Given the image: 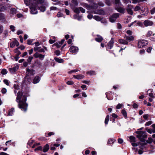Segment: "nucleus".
Segmentation results:
<instances>
[{"instance_id": "a18cd8bd", "label": "nucleus", "mask_w": 155, "mask_h": 155, "mask_svg": "<svg viewBox=\"0 0 155 155\" xmlns=\"http://www.w3.org/2000/svg\"><path fill=\"white\" fill-rule=\"evenodd\" d=\"M54 133L53 132H51L48 133L47 134V135L46 134H45V136L46 137H47L48 136H51L52 135H54Z\"/></svg>"}, {"instance_id": "4be33fe9", "label": "nucleus", "mask_w": 155, "mask_h": 155, "mask_svg": "<svg viewBox=\"0 0 155 155\" xmlns=\"http://www.w3.org/2000/svg\"><path fill=\"white\" fill-rule=\"evenodd\" d=\"M73 77L76 79L80 80L83 79L84 76L82 74H78L77 75H74Z\"/></svg>"}, {"instance_id": "b1692460", "label": "nucleus", "mask_w": 155, "mask_h": 155, "mask_svg": "<svg viewBox=\"0 0 155 155\" xmlns=\"http://www.w3.org/2000/svg\"><path fill=\"white\" fill-rule=\"evenodd\" d=\"M40 78L39 76H36L33 79V83L34 84H36L38 83L40 81Z\"/></svg>"}, {"instance_id": "c9c22d12", "label": "nucleus", "mask_w": 155, "mask_h": 155, "mask_svg": "<svg viewBox=\"0 0 155 155\" xmlns=\"http://www.w3.org/2000/svg\"><path fill=\"white\" fill-rule=\"evenodd\" d=\"M115 3L116 5H122L121 3L120 2V0H115Z\"/></svg>"}, {"instance_id": "5701e85b", "label": "nucleus", "mask_w": 155, "mask_h": 155, "mask_svg": "<svg viewBox=\"0 0 155 155\" xmlns=\"http://www.w3.org/2000/svg\"><path fill=\"white\" fill-rule=\"evenodd\" d=\"M26 73L28 75H33L34 73V71L32 69H28L26 71Z\"/></svg>"}, {"instance_id": "f03ea898", "label": "nucleus", "mask_w": 155, "mask_h": 155, "mask_svg": "<svg viewBox=\"0 0 155 155\" xmlns=\"http://www.w3.org/2000/svg\"><path fill=\"white\" fill-rule=\"evenodd\" d=\"M27 97H16V101L18 103V107L21 110L26 111L27 110L28 104L26 103Z\"/></svg>"}, {"instance_id": "6ab92c4d", "label": "nucleus", "mask_w": 155, "mask_h": 155, "mask_svg": "<svg viewBox=\"0 0 155 155\" xmlns=\"http://www.w3.org/2000/svg\"><path fill=\"white\" fill-rule=\"evenodd\" d=\"M119 42L121 44L124 45L128 44V42L126 40L122 39H120L118 40Z\"/></svg>"}, {"instance_id": "dca6fc26", "label": "nucleus", "mask_w": 155, "mask_h": 155, "mask_svg": "<svg viewBox=\"0 0 155 155\" xmlns=\"http://www.w3.org/2000/svg\"><path fill=\"white\" fill-rule=\"evenodd\" d=\"M78 47L72 46L70 48V51L71 52L76 53L78 52Z\"/></svg>"}, {"instance_id": "de8ad7c7", "label": "nucleus", "mask_w": 155, "mask_h": 155, "mask_svg": "<svg viewBox=\"0 0 155 155\" xmlns=\"http://www.w3.org/2000/svg\"><path fill=\"white\" fill-rule=\"evenodd\" d=\"M15 27L12 25H11L10 26V28L11 30L13 31L14 32L15 31Z\"/></svg>"}, {"instance_id": "4468645a", "label": "nucleus", "mask_w": 155, "mask_h": 155, "mask_svg": "<svg viewBox=\"0 0 155 155\" xmlns=\"http://www.w3.org/2000/svg\"><path fill=\"white\" fill-rule=\"evenodd\" d=\"M19 45V43L18 41L16 40H15L11 42L10 44V46L11 48H13L15 46H18Z\"/></svg>"}, {"instance_id": "f3484780", "label": "nucleus", "mask_w": 155, "mask_h": 155, "mask_svg": "<svg viewBox=\"0 0 155 155\" xmlns=\"http://www.w3.org/2000/svg\"><path fill=\"white\" fill-rule=\"evenodd\" d=\"M133 7L132 6L128 5L127 8V10L128 13L131 15L133 14V12L132 10Z\"/></svg>"}, {"instance_id": "338daca9", "label": "nucleus", "mask_w": 155, "mask_h": 155, "mask_svg": "<svg viewBox=\"0 0 155 155\" xmlns=\"http://www.w3.org/2000/svg\"><path fill=\"white\" fill-rule=\"evenodd\" d=\"M81 88L84 90H86L87 88V86L83 84L81 86Z\"/></svg>"}, {"instance_id": "c03bdc74", "label": "nucleus", "mask_w": 155, "mask_h": 155, "mask_svg": "<svg viewBox=\"0 0 155 155\" xmlns=\"http://www.w3.org/2000/svg\"><path fill=\"white\" fill-rule=\"evenodd\" d=\"M42 147L41 146H40L38 147L35 149V151H36L37 150L42 151Z\"/></svg>"}, {"instance_id": "0eeeda50", "label": "nucleus", "mask_w": 155, "mask_h": 155, "mask_svg": "<svg viewBox=\"0 0 155 155\" xmlns=\"http://www.w3.org/2000/svg\"><path fill=\"white\" fill-rule=\"evenodd\" d=\"M119 14L115 13L113 14L110 18V21L111 22H114L117 18L119 17Z\"/></svg>"}, {"instance_id": "412c9836", "label": "nucleus", "mask_w": 155, "mask_h": 155, "mask_svg": "<svg viewBox=\"0 0 155 155\" xmlns=\"http://www.w3.org/2000/svg\"><path fill=\"white\" fill-rule=\"evenodd\" d=\"M49 149V146L48 144H46L44 147L43 149H42V151L44 152H47Z\"/></svg>"}, {"instance_id": "cd10ccee", "label": "nucleus", "mask_w": 155, "mask_h": 155, "mask_svg": "<svg viewBox=\"0 0 155 155\" xmlns=\"http://www.w3.org/2000/svg\"><path fill=\"white\" fill-rule=\"evenodd\" d=\"M153 90L152 89H150L148 90L147 92V95H148L150 97H154L153 95V93H152Z\"/></svg>"}, {"instance_id": "49530a36", "label": "nucleus", "mask_w": 155, "mask_h": 155, "mask_svg": "<svg viewBox=\"0 0 155 155\" xmlns=\"http://www.w3.org/2000/svg\"><path fill=\"white\" fill-rule=\"evenodd\" d=\"M58 9V8L56 7L52 6L50 8V11H56Z\"/></svg>"}, {"instance_id": "0e129e2a", "label": "nucleus", "mask_w": 155, "mask_h": 155, "mask_svg": "<svg viewBox=\"0 0 155 155\" xmlns=\"http://www.w3.org/2000/svg\"><path fill=\"white\" fill-rule=\"evenodd\" d=\"M129 35H132V32L131 31H130V30H127L126 32Z\"/></svg>"}, {"instance_id": "680f3d73", "label": "nucleus", "mask_w": 155, "mask_h": 155, "mask_svg": "<svg viewBox=\"0 0 155 155\" xmlns=\"http://www.w3.org/2000/svg\"><path fill=\"white\" fill-rule=\"evenodd\" d=\"M152 127L153 128L152 129V132L153 133H155V124H152L151 125Z\"/></svg>"}, {"instance_id": "052dcab7", "label": "nucleus", "mask_w": 155, "mask_h": 155, "mask_svg": "<svg viewBox=\"0 0 155 155\" xmlns=\"http://www.w3.org/2000/svg\"><path fill=\"white\" fill-rule=\"evenodd\" d=\"M134 109H136L138 108V105L136 103H134L132 105Z\"/></svg>"}, {"instance_id": "864d4df0", "label": "nucleus", "mask_w": 155, "mask_h": 155, "mask_svg": "<svg viewBox=\"0 0 155 155\" xmlns=\"http://www.w3.org/2000/svg\"><path fill=\"white\" fill-rule=\"evenodd\" d=\"M122 106V104H119L117 105V106L116 107V108L117 109H120L121 107Z\"/></svg>"}, {"instance_id": "6e6552de", "label": "nucleus", "mask_w": 155, "mask_h": 155, "mask_svg": "<svg viewBox=\"0 0 155 155\" xmlns=\"http://www.w3.org/2000/svg\"><path fill=\"white\" fill-rule=\"evenodd\" d=\"M114 43V38H112L110 41L108 42V43L107 44V46L106 47L107 50L108 49H111L113 46Z\"/></svg>"}, {"instance_id": "bb28decb", "label": "nucleus", "mask_w": 155, "mask_h": 155, "mask_svg": "<svg viewBox=\"0 0 155 155\" xmlns=\"http://www.w3.org/2000/svg\"><path fill=\"white\" fill-rule=\"evenodd\" d=\"M103 39V38L102 37L98 35H97V37L95 38V40L98 42H101Z\"/></svg>"}, {"instance_id": "3c124183", "label": "nucleus", "mask_w": 155, "mask_h": 155, "mask_svg": "<svg viewBox=\"0 0 155 155\" xmlns=\"http://www.w3.org/2000/svg\"><path fill=\"white\" fill-rule=\"evenodd\" d=\"M34 141L33 140H31V142H30V141H28V146H29V147H31L32 145V144L33 143Z\"/></svg>"}, {"instance_id": "5fc2aeb1", "label": "nucleus", "mask_w": 155, "mask_h": 155, "mask_svg": "<svg viewBox=\"0 0 155 155\" xmlns=\"http://www.w3.org/2000/svg\"><path fill=\"white\" fill-rule=\"evenodd\" d=\"M5 7L4 6H0V11H3L5 10Z\"/></svg>"}, {"instance_id": "ddd939ff", "label": "nucleus", "mask_w": 155, "mask_h": 155, "mask_svg": "<svg viewBox=\"0 0 155 155\" xmlns=\"http://www.w3.org/2000/svg\"><path fill=\"white\" fill-rule=\"evenodd\" d=\"M92 13L95 14H97L99 15H103L104 14V11L102 9L98 10L92 11Z\"/></svg>"}, {"instance_id": "2eb2a0df", "label": "nucleus", "mask_w": 155, "mask_h": 155, "mask_svg": "<svg viewBox=\"0 0 155 155\" xmlns=\"http://www.w3.org/2000/svg\"><path fill=\"white\" fill-rule=\"evenodd\" d=\"M124 38L126 39V40L128 41H133L134 39V37L132 35L127 36L126 35H125Z\"/></svg>"}, {"instance_id": "774afa93", "label": "nucleus", "mask_w": 155, "mask_h": 155, "mask_svg": "<svg viewBox=\"0 0 155 155\" xmlns=\"http://www.w3.org/2000/svg\"><path fill=\"white\" fill-rule=\"evenodd\" d=\"M7 92V90L5 88H3L2 90V92L3 94H5Z\"/></svg>"}, {"instance_id": "37998d69", "label": "nucleus", "mask_w": 155, "mask_h": 155, "mask_svg": "<svg viewBox=\"0 0 155 155\" xmlns=\"http://www.w3.org/2000/svg\"><path fill=\"white\" fill-rule=\"evenodd\" d=\"M7 73V71L6 69H3L1 72V73L3 75H5Z\"/></svg>"}, {"instance_id": "58836bf2", "label": "nucleus", "mask_w": 155, "mask_h": 155, "mask_svg": "<svg viewBox=\"0 0 155 155\" xmlns=\"http://www.w3.org/2000/svg\"><path fill=\"white\" fill-rule=\"evenodd\" d=\"M153 122L152 121L150 120L146 123L145 124V127L149 126L152 124Z\"/></svg>"}, {"instance_id": "393cba45", "label": "nucleus", "mask_w": 155, "mask_h": 155, "mask_svg": "<svg viewBox=\"0 0 155 155\" xmlns=\"http://www.w3.org/2000/svg\"><path fill=\"white\" fill-rule=\"evenodd\" d=\"M72 4L70 5L71 8H72V6L74 7H76L78 5V3L77 0H71Z\"/></svg>"}, {"instance_id": "79ce46f5", "label": "nucleus", "mask_w": 155, "mask_h": 155, "mask_svg": "<svg viewBox=\"0 0 155 155\" xmlns=\"http://www.w3.org/2000/svg\"><path fill=\"white\" fill-rule=\"evenodd\" d=\"M140 9L141 8L140 6H137L134 8V10L135 12L138 11L140 10Z\"/></svg>"}, {"instance_id": "20e7f679", "label": "nucleus", "mask_w": 155, "mask_h": 155, "mask_svg": "<svg viewBox=\"0 0 155 155\" xmlns=\"http://www.w3.org/2000/svg\"><path fill=\"white\" fill-rule=\"evenodd\" d=\"M14 92L15 94L17 93V97H28L30 96L29 90L28 88L26 90V91L23 92L21 91H18L17 92L16 90H14Z\"/></svg>"}, {"instance_id": "09e8293b", "label": "nucleus", "mask_w": 155, "mask_h": 155, "mask_svg": "<svg viewBox=\"0 0 155 155\" xmlns=\"http://www.w3.org/2000/svg\"><path fill=\"white\" fill-rule=\"evenodd\" d=\"M5 17L4 15L2 13H0V20H2L4 19Z\"/></svg>"}, {"instance_id": "13d9d810", "label": "nucleus", "mask_w": 155, "mask_h": 155, "mask_svg": "<svg viewBox=\"0 0 155 155\" xmlns=\"http://www.w3.org/2000/svg\"><path fill=\"white\" fill-rule=\"evenodd\" d=\"M67 84L68 85H72L74 84V82L72 81H68L67 82Z\"/></svg>"}, {"instance_id": "4c0bfd02", "label": "nucleus", "mask_w": 155, "mask_h": 155, "mask_svg": "<svg viewBox=\"0 0 155 155\" xmlns=\"http://www.w3.org/2000/svg\"><path fill=\"white\" fill-rule=\"evenodd\" d=\"M129 139L131 142H135V137L133 136H130Z\"/></svg>"}, {"instance_id": "f8f14e48", "label": "nucleus", "mask_w": 155, "mask_h": 155, "mask_svg": "<svg viewBox=\"0 0 155 155\" xmlns=\"http://www.w3.org/2000/svg\"><path fill=\"white\" fill-rule=\"evenodd\" d=\"M18 64H15L13 68H9V71L12 73H14L18 69Z\"/></svg>"}, {"instance_id": "7c9ffc66", "label": "nucleus", "mask_w": 155, "mask_h": 155, "mask_svg": "<svg viewBox=\"0 0 155 155\" xmlns=\"http://www.w3.org/2000/svg\"><path fill=\"white\" fill-rule=\"evenodd\" d=\"M87 74L91 75H94L96 74V72L94 71H89L87 72Z\"/></svg>"}, {"instance_id": "c756f323", "label": "nucleus", "mask_w": 155, "mask_h": 155, "mask_svg": "<svg viewBox=\"0 0 155 155\" xmlns=\"http://www.w3.org/2000/svg\"><path fill=\"white\" fill-rule=\"evenodd\" d=\"M15 111L14 108H11L8 110V114L9 116H12L13 114V113Z\"/></svg>"}, {"instance_id": "1a4fd4ad", "label": "nucleus", "mask_w": 155, "mask_h": 155, "mask_svg": "<svg viewBox=\"0 0 155 155\" xmlns=\"http://www.w3.org/2000/svg\"><path fill=\"white\" fill-rule=\"evenodd\" d=\"M146 142L147 143L144 142L141 143V146L143 147L144 146L147 145V143H151L153 142L154 143V138H152L151 137H149L148 139L147 140Z\"/></svg>"}, {"instance_id": "aec40b11", "label": "nucleus", "mask_w": 155, "mask_h": 155, "mask_svg": "<svg viewBox=\"0 0 155 155\" xmlns=\"http://www.w3.org/2000/svg\"><path fill=\"white\" fill-rule=\"evenodd\" d=\"M90 10H95L98 8V6L96 3L93 2L92 4L90 5Z\"/></svg>"}, {"instance_id": "f257e3e1", "label": "nucleus", "mask_w": 155, "mask_h": 155, "mask_svg": "<svg viewBox=\"0 0 155 155\" xmlns=\"http://www.w3.org/2000/svg\"><path fill=\"white\" fill-rule=\"evenodd\" d=\"M25 4L26 5H31L30 7L31 13L32 14H35L38 13L37 10L38 6L40 3H42L45 0H24Z\"/></svg>"}, {"instance_id": "6e6d98bb", "label": "nucleus", "mask_w": 155, "mask_h": 155, "mask_svg": "<svg viewBox=\"0 0 155 155\" xmlns=\"http://www.w3.org/2000/svg\"><path fill=\"white\" fill-rule=\"evenodd\" d=\"M3 81L5 84L7 85H9V82L8 80L7 79H5L3 80Z\"/></svg>"}, {"instance_id": "9b49d317", "label": "nucleus", "mask_w": 155, "mask_h": 155, "mask_svg": "<svg viewBox=\"0 0 155 155\" xmlns=\"http://www.w3.org/2000/svg\"><path fill=\"white\" fill-rule=\"evenodd\" d=\"M153 24V22L148 20H145L143 22V24L146 27L151 26Z\"/></svg>"}, {"instance_id": "473e14b6", "label": "nucleus", "mask_w": 155, "mask_h": 155, "mask_svg": "<svg viewBox=\"0 0 155 155\" xmlns=\"http://www.w3.org/2000/svg\"><path fill=\"white\" fill-rule=\"evenodd\" d=\"M109 117L110 116L109 115H107L106 116L104 121L105 124L106 125H107L108 123V121L109 120Z\"/></svg>"}, {"instance_id": "9d476101", "label": "nucleus", "mask_w": 155, "mask_h": 155, "mask_svg": "<svg viewBox=\"0 0 155 155\" xmlns=\"http://www.w3.org/2000/svg\"><path fill=\"white\" fill-rule=\"evenodd\" d=\"M34 57L35 58H39L41 60H43L45 58V55L39 53L38 52H36L34 54Z\"/></svg>"}, {"instance_id": "423d86ee", "label": "nucleus", "mask_w": 155, "mask_h": 155, "mask_svg": "<svg viewBox=\"0 0 155 155\" xmlns=\"http://www.w3.org/2000/svg\"><path fill=\"white\" fill-rule=\"evenodd\" d=\"M148 44V41L145 40H141L139 41L138 43V47L141 48L147 45Z\"/></svg>"}, {"instance_id": "a878e982", "label": "nucleus", "mask_w": 155, "mask_h": 155, "mask_svg": "<svg viewBox=\"0 0 155 155\" xmlns=\"http://www.w3.org/2000/svg\"><path fill=\"white\" fill-rule=\"evenodd\" d=\"M71 8L73 10L74 12L77 14H79L80 13L79 7L78 8L75 7H74L73 6H72Z\"/></svg>"}, {"instance_id": "603ef678", "label": "nucleus", "mask_w": 155, "mask_h": 155, "mask_svg": "<svg viewBox=\"0 0 155 155\" xmlns=\"http://www.w3.org/2000/svg\"><path fill=\"white\" fill-rule=\"evenodd\" d=\"M33 58V57L32 56H29L28 59L27 60V61L28 62L30 63L31 62Z\"/></svg>"}, {"instance_id": "69168bd1", "label": "nucleus", "mask_w": 155, "mask_h": 155, "mask_svg": "<svg viewBox=\"0 0 155 155\" xmlns=\"http://www.w3.org/2000/svg\"><path fill=\"white\" fill-rule=\"evenodd\" d=\"M155 12V7L153 8L150 11V13L151 14H154Z\"/></svg>"}, {"instance_id": "72a5a7b5", "label": "nucleus", "mask_w": 155, "mask_h": 155, "mask_svg": "<svg viewBox=\"0 0 155 155\" xmlns=\"http://www.w3.org/2000/svg\"><path fill=\"white\" fill-rule=\"evenodd\" d=\"M82 5L85 7L86 8L90 10V5H89L86 3H83L82 4Z\"/></svg>"}, {"instance_id": "a211bd4d", "label": "nucleus", "mask_w": 155, "mask_h": 155, "mask_svg": "<svg viewBox=\"0 0 155 155\" xmlns=\"http://www.w3.org/2000/svg\"><path fill=\"white\" fill-rule=\"evenodd\" d=\"M115 9L118 12L121 13H124L125 9L123 8L117 7H116Z\"/></svg>"}, {"instance_id": "a19ab883", "label": "nucleus", "mask_w": 155, "mask_h": 155, "mask_svg": "<svg viewBox=\"0 0 155 155\" xmlns=\"http://www.w3.org/2000/svg\"><path fill=\"white\" fill-rule=\"evenodd\" d=\"M153 34V35H154V34H153L152 32L151 31H149L147 32V37L150 36L151 35Z\"/></svg>"}, {"instance_id": "2f4dec72", "label": "nucleus", "mask_w": 155, "mask_h": 155, "mask_svg": "<svg viewBox=\"0 0 155 155\" xmlns=\"http://www.w3.org/2000/svg\"><path fill=\"white\" fill-rule=\"evenodd\" d=\"M54 59L55 61L59 63H61L63 62L64 60L62 59H59L57 58H54Z\"/></svg>"}, {"instance_id": "c85d7f7f", "label": "nucleus", "mask_w": 155, "mask_h": 155, "mask_svg": "<svg viewBox=\"0 0 155 155\" xmlns=\"http://www.w3.org/2000/svg\"><path fill=\"white\" fill-rule=\"evenodd\" d=\"M121 113L123 115L124 117L125 118H127V113L126 110L124 109H122L121 111Z\"/></svg>"}, {"instance_id": "7ed1b4c3", "label": "nucleus", "mask_w": 155, "mask_h": 155, "mask_svg": "<svg viewBox=\"0 0 155 155\" xmlns=\"http://www.w3.org/2000/svg\"><path fill=\"white\" fill-rule=\"evenodd\" d=\"M136 133L138 134L136 137L141 142H145L146 141V138L147 135L144 132L142 131H137Z\"/></svg>"}, {"instance_id": "f704fd0d", "label": "nucleus", "mask_w": 155, "mask_h": 155, "mask_svg": "<svg viewBox=\"0 0 155 155\" xmlns=\"http://www.w3.org/2000/svg\"><path fill=\"white\" fill-rule=\"evenodd\" d=\"M93 18L96 20L98 21H100L101 20V18L98 16H94L93 17Z\"/></svg>"}, {"instance_id": "bf43d9fd", "label": "nucleus", "mask_w": 155, "mask_h": 155, "mask_svg": "<svg viewBox=\"0 0 155 155\" xmlns=\"http://www.w3.org/2000/svg\"><path fill=\"white\" fill-rule=\"evenodd\" d=\"M123 2L125 4H127L129 2L130 3V0H122Z\"/></svg>"}, {"instance_id": "8fccbe9b", "label": "nucleus", "mask_w": 155, "mask_h": 155, "mask_svg": "<svg viewBox=\"0 0 155 155\" xmlns=\"http://www.w3.org/2000/svg\"><path fill=\"white\" fill-rule=\"evenodd\" d=\"M41 47H35L34 48V51H39V50L41 48Z\"/></svg>"}, {"instance_id": "e433bc0d", "label": "nucleus", "mask_w": 155, "mask_h": 155, "mask_svg": "<svg viewBox=\"0 0 155 155\" xmlns=\"http://www.w3.org/2000/svg\"><path fill=\"white\" fill-rule=\"evenodd\" d=\"M114 141V140L112 138H110L108 139L107 142V143L111 144L113 143Z\"/></svg>"}, {"instance_id": "4d7b16f0", "label": "nucleus", "mask_w": 155, "mask_h": 155, "mask_svg": "<svg viewBox=\"0 0 155 155\" xmlns=\"http://www.w3.org/2000/svg\"><path fill=\"white\" fill-rule=\"evenodd\" d=\"M60 51L59 50H56L55 51V54L56 55L58 56L60 54Z\"/></svg>"}, {"instance_id": "ea45409f", "label": "nucleus", "mask_w": 155, "mask_h": 155, "mask_svg": "<svg viewBox=\"0 0 155 155\" xmlns=\"http://www.w3.org/2000/svg\"><path fill=\"white\" fill-rule=\"evenodd\" d=\"M18 49L19 48H18L15 50V52L17 54L18 56H19L21 54V52L18 51Z\"/></svg>"}, {"instance_id": "e2e57ef3", "label": "nucleus", "mask_w": 155, "mask_h": 155, "mask_svg": "<svg viewBox=\"0 0 155 155\" xmlns=\"http://www.w3.org/2000/svg\"><path fill=\"white\" fill-rule=\"evenodd\" d=\"M149 116V115L148 114H144L143 116V117L145 120H147Z\"/></svg>"}, {"instance_id": "39448f33", "label": "nucleus", "mask_w": 155, "mask_h": 155, "mask_svg": "<svg viewBox=\"0 0 155 155\" xmlns=\"http://www.w3.org/2000/svg\"><path fill=\"white\" fill-rule=\"evenodd\" d=\"M48 3L47 2H44L42 3H40L38 6V9L42 12H44L46 10V7L48 6Z\"/></svg>"}]
</instances>
